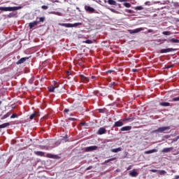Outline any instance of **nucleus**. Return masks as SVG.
<instances>
[{
    "instance_id": "obj_1",
    "label": "nucleus",
    "mask_w": 179,
    "mask_h": 179,
    "mask_svg": "<svg viewBox=\"0 0 179 179\" xmlns=\"http://www.w3.org/2000/svg\"><path fill=\"white\" fill-rule=\"evenodd\" d=\"M22 9V6H15V7H0V10L3 12H13L15 10H19Z\"/></svg>"
},
{
    "instance_id": "obj_2",
    "label": "nucleus",
    "mask_w": 179,
    "mask_h": 179,
    "mask_svg": "<svg viewBox=\"0 0 179 179\" xmlns=\"http://www.w3.org/2000/svg\"><path fill=\"white\" fill-rule=\"evenodd\" d=\"M59 26H62L63 27H78V26H82V22H76L74 24L71 23H59Z\"/></svg>"
},
{
    "instance_id": "obj_3",
    "label": "nucleus",
    "mask_w": 179,
    "mask_h": 179,
    "mask_svg": "<svg viewBox=\"0 0 179 179\" xmlns=\"http://www.w3.org/2000/svg\"><path fill=\"white\" fill-rule=\"evenodd\" d=\"M170 129V127H162L158 128L157 129L153 130L152 134H157V133H163L164 131H169Z\"/></svg>"
},
{
    "instance_id": "obj_4",
    "label": "nucleus",
    "mask_w": 179,
    "mask_h": 179,
    "mask_svg": "<svg viewBox=\"0 0 179 179\" xmlns=\"http://www.w3.org/2000/svg\"><path fill=\"white\" fill-rule=\"evenodd\" d=\"M85 9L88 13H96V10L93 7L85 6Z\"/></svg>"
},
{
    "instance_id": "obj_5",
    "label": "nucleus",
    "mask_w": 179,
    "mask_h": 179,
    "mask_svg": "<svg viewBox=\"0 0 179 179\" xmlns=\"http://www.w3.org/2000/svg\"><path fill=\"white\" fill-rule=\"evenodd\" d=\"M143 30V28H137L136 29H129L128 31L130 34H135L136 33H139V31H142Z\"/></svg>"
},
{
    "instance_id": "obj_6",
    "label": "nucleus",
    "mask_w": 179,
    "mask_h": 179,
    "mask_svg": "<svg viewBox=\"0 0 179 179\" xmlns=\"http://www.w3.org/2000/svg\"><path fill=\"white\" fill-rule=\"evenodd\" d=\"M129 176H130V177H138L139 173L136 172V169H133L129 172Z\"/></svg>"
},
{
    "instance_id": "obj_7",
    "label": "nucleus",
    "mask_w": 179,
    "mask_h": 179,
    "mask_svg": "<svg viewBox=\"0 0 179 179\" xmlns=\"http://www.w3.org/2000/svg\"><path fill=\"white\" fill-rule=\"evenodd\" d=\"M107 132V130L104 127H101L97 131L98 135H104Z\"/></svg>"
},
{
    "instance_id": "obj_8",
    "label": "nucleus",
    "mask_w": 179,
    "mask_h": 179,
    "mask_svg": "<svg viewBox=\"0 0 179 179\" xmlns=\"http://www.w3.org/2000/svg\"><path fill=\"white\" fill-rule=\"evenodd\" d=\"M96 149H97L96 145H92V146L85 148V150L87 152H93V150H96Z\"/></svg>"
},
{
    "instance_id": "obj_9",
    "label": "nucleus",
    "mask_w": 179,
    "mask_h": 179,
    "mask_svg": "<svg viewBox=\"0 0 179 179\" xmlns=\"http://www.w3.org/2000/svg\"><path fill=\"white\" fill-rule=\"evenodd\" d=\"M174 51L173 48L162 49L160 50L161 54H166V52H171Z\"/></svg>"
},
{
    "instance_id": "obj_10",
    "label": "nucleus",
    "mask_w": 179,
    "mask_h": 179,
    "mask_svg": "<svg viewBox=\"0 0 179 179\" xmlns=\"http://www.w3.org/2000/svg\"><path fill=\"white\" fill-rule=\"evenodd\" d=\"M40 22L33 21L32 22L29 23V29H33V27H36V26H37V24H38Z\"/></svg>"
},
{
    "instance_id": "obj_11",
    "label": "nucleus",
    "mask_w": 179,
    "mask_h": 179,
    "mask_svg": "<svg viewBox=\"0 0 179 179\" xmlns=\"http://www.w3.org/2000/svg\"><path fill=\"white\" fill-rule=\"evenodd\" d=\"M29 59V57H22L17 62V65H20V64H24V62H26Z\"/></svg>"
},
{
    "instance_id": "obj_12",
    "label": "nucleus",
    "mask_w": 179,
    "mask_h": 179,
    "mask_svg": "<svg viewBox=\"0 0 179 179\" xmlns=\"http://www.w3.org/2000/svg\"><path fill=\"white\" fill-rule=\"evenodd\" d=\"M122 125H124V122H122V121L119 120L115 122L114 125H113V128L115 127H122Z\"/></svg>"
},
{
    "instance_id": "obj_13",
    "label": "nucleus",
    "mask_w": 179,
    "mask_h": 179,
    "mask_svg": "<svg viewBox=\"0 0 179 179\" xmlns=\"http://www.w3.org/2000/svg\"><path fill=\"white\" fill-rule=\"evenodd\" d=\"M80 78L83 83H87V82H89V78L83 75H80Z\"/></svg>"
},
{
    "instance_id": "obj_14",
    "label": "nucleus",
    "mask_w": 179,
    "mask_h": 179,
    "mask_svg": "<svg viewBox=\"0 0 179 179\" xmlns=\"http://www.w3.org/2000/svg\"><path fill=\"white\" fill-rule=\"evenodd\" d=\"M174 148L171 147V148H164L162 152V153H169V152H171V150H173Z\"/></svg>"
},
{
    "instance_id": "obj_15",
    "label": "nucleus",
    "mask_w": 179,
    "mask_h": 179,
    "mask_svg": "<svg viewBox=\"0 0 179 179\" xmlns=\"http://www.w3.org/2000/svg\"><path fill=\"white\" fill-rule=\"evenodd\" d=\"M132 129V127L131 126H125L123 127L120 129V131H122V132H124L125 131H131Z\"/></svg>"
},
{
    "instance_id": "obj_16",
    "label": "nucleus",
    "mask_w": 179,
    "mask_h": 179,
    "mask_svg": "<svg viewBox=\"0 0 179 179\" xmlns=\"http://www.w3.org/2000/svg\"><path fill=\"white\" fill-rule=\"evenodd\" d=\"M34 155H36V156H41V157L45 156V153L43 151H35Z\"/></svg>"
},
{
    "instance_id": "obj_17",
    "label": "nucleus",
    "mask_w": 179,
    "mask_h": 179,
    "mask_svg": "<svg viewBox=\"0 0 179 179\" xmlns=\"http://www.w3.org/2000/svg\"><path fill=\"white\" fill-rule=\"evenodd\" d=\"M59 86H50L49 87H48L49 92H50L51 93H54V92H55V89L58 88Z\"/></svg>"
},
{
    "instance_id": "obj_18",
    "label": "nucleus",
    "mask_w": 179,
    "mask_h": 179,
    "mask_svg": "<svg viewBox=\"0 0 179 179\" xmlns=\"http://www.w3.org/2000/svg\"><path fill=\"white\" fill-rule=\"evenodd\" d=\"M38 115V112H34L30 116H29V120L31 121L32 120H34L36 117Z\"/></svg>"
},
{
    "instance_id": "obj_19",
    "label": "nucleus",
    "mask_w": 179,
    "mask_h": 179,
    "mask_svg": "<svg viewBox=\"0 0 179 179\" xmlns=\"http://www.w3.org/2000/svg\"><path fill=\"white\" fill-rule=\"evenodd\" d=\"M156 152H157V149H152V150L145 151L144 153L145 155H150V153H156Z\"/></svg>"
},
{
    "instance_id": "obj_20",
    "label": "nucleus",
    "mask_w": 179,
    "mask_h": 179,
    "mask_svg": "<svg viewBox=\"0 0 179 179\" xmlns=\"http://www.w3.org/2000/svg\"><path fill=\"white\" fill-rule=\"evenodd\" d=\"M122 150V148L121 147H119L117 148H113L111 150V152L113 153H118V152H121Z\"/></svg>"
},
{
    "instance_id": "obj_21",
    "label": "nucleus",
    "mask_w": 179,
    "mask_h": 179,
    "mask_svg": "<svg viewBox=\"0 0 179 179\" xmlns=\"http://www.w3.org/2000/svg\"><path fill=\"white\" fill-rule=\"evenodd\" d=\"M46 157H48L49 159H58V155H55L52 154H47Z\"/></svg>"
},
{
    "instance_id": "obj_22",
    "label": "nucleus",
    "mask_w": 179,
    "mask_h": 179,
    "mask_svg": "<svg viewBox=\"0 0 179 179\" xmlns=\"http://www.w3.org/2000/svg\"><path fill=\"white\" fill-rule=\"evenodd\" d=\"M159 106H162V107H169L170 103H169V102H160Z\"/></svg>"
},
{
    "instance_id": "obj_23",
    "label": "nucleus",
    "mask_w": 179,
    "mask_h": 179,
    "mask_svg": "<svg viewBox=\"0 0 179 179\" xmlns=\"http://www.w3.org/2000/svg\"><path fill=\"white\" fill-rule=\"evenodd\" d=\"M10 125V122L3 123L2 124H0V129H2V128H6V127H9Z\"/></svg>"
},
{
    "instance_id": "obj_24",
    "label": "nucleus",
    "mask_w": 179,
    "mask_h": 179,
    "mask_svg": "<svg viewBox=\"0 0 179 179\" xmlns=\"http://www.w3.org/2000/svg\"><path fill=\"white\" fill-rule=\"evenodd\" d=\"M10 114H12L11 112H8L6 115H4L1 118V120H5V119L8 118V117L10 116Z\"/></svg>"
},
{
    "instance_id": "obj_25",
    "label": "nucleus",
    "mask_w": 179,
    "mask_h": 179,
    "mask_svg": "<svg viewBox=\"0 0 179 179\" xmlns=\"http://www.w3.org/2000/svg\"><path fill=\"white\" fill-rule=\"evenodd\" d=\"M108 3L109 5H117V2L114 0H108Z\"/></svg>"
},
{
    "instance_id": "obj_26",
    "label": "nucleus",
    "mask_w": 179,
    "mask_h": 179,
    "mask_svg": "<svg viewBox=\"0 0 179 179\" xmlns=\"http://www.w3.org/2000/svg\"><path fill=\"white\" fill-rule=\"evenodd\" d=\"M170 43H179V40L178 39H176V38H171L169 40Z\"/></svg>"
},
{
    "instance_id": "obj_27",
    "label": "nucleus",
    "mask_w": 179,
    "mask_h": 179,
    "mask_svg": "<svg viewBox=\"0 0 179 179\" xmlns=\"http://www.w3.org/2000/svg\"><path fill=\"white\" fill-rule=\"evenodd\" d=\"M135 10H143V7L142 6H136L134 8Z\"/></svg>"
},
{
    "instance_id": "obj_28",
    "label": "nucleus",
    "mask_w": 179,
    "mask_h": 179,
    "mask_svg": "<svg viewBox=\"0 0 179 179\" xmlns=\"http://www.w3.org/2000/svg\"><path fill=\"white\" fill-rule=\"evenodd\" d=\"M158 173L159 174H160V176H164V174H166V171H163V170H158Z\"/></svg>"
},
{
    "instance_id": "obj_29",
    "label": "nucleus",
    "mask_w": 179,
    "mask_h": 179,
    "mask_svg": "<svg viewBox=\"0 0 179 179\" xmlns=\"http://www.w3.org/2000/svg\"><path fill=\"white\" fill-rule=\"evenodd\" d=\"M162 34H164V36H170V34H171V32L169 31H165L162 32Z\"/></svg>"
},
{
    "instance_id": "obj_30",
    "label": "nucleus",
    "mask_w": 179,
    "mask_h": 179,
    "mask_svg": "<svg viewBox=\"0 0 179 179\" xmlns=\"http://www.w3.org/2000/svg\"><path fill=\"white\" fill-rule=\"evenodd\" d=\"M124 6H125V8H131V5L129 3H123Z\"/></svg>"
},
{
    "instance_id": "obj_31",
    "label": "nucleus",
    "mask_w": 179,
    "mask_h": 179,
    "mask_svg": "<svg viewBox=\"0 0 179 179\" xmlns=\"http://www.w3.org/2000/svg\"><path fill=\"white\" fill-rule=\"evenodd\" d=\"M174 66V64H168L165 66V69H170V68H173Z\"/></svg>"
},
{
    "instance_id": "obj_32",
    "label": "nucleus",
    "mask_w": 179,
    "mask_h": 179,
    "mask_svg": "<svg viewBox=\"0 0 179 179\" xmlns=\"http://www.w3.org/2000/svg\"><path fill=\"white\" fill-rule=\"evenodd\" d=\"M117 158L113 157V158H110L109 159H107L106 161H105V163H109V162H113L114 160H115Z\"/></svg>"
},
{
    "instance_id": "obj_33",
    "label": "nucleus",
    "mask_w": 179,
    "mask_h": 179,
    "mask_svg": "<svg viewBox=\"0 0 179 179\" xmlns=\"http://www.w3.org/2000/svg\"><path fill=\"white\" fill-rule=\"evenodd\" d=\"M45 20V18L44 17H41L39 18V20L37 22H39V23H41V22H44Z\"/></svg>"
},
{
    "instance_id": "obj_34",
    "label": "nucleus",
    "mask_w": 179,
    "mask_h": 179,
    "mask_svg": "<svg viewBox=\"0 0 179 179\" xmlns=\"http://www.w3.org/2000/svg\"><path fill=\"white\" fill-rule=\"evenodd\" d=\"M98 111H99V113H105L106 108H103V109L99 108V109H98Z\"/></svg>"
},
{
    "instance_id": "obj_35",
    "label": "nucleus",
    "mask_w": 179,
    "mask_h": 179,
    "mask_svg": "<svg viewBox=\"0 0 179 179\" xmlns=\"http://www.w3.org/2000/svg\"><path fill=\"white\" fill-rule=\"evenodd\" d=\"M85 43L86 44H92L93 43V41H92V40H87L85 41Z\"/></svg>"
},
{
    "instance_id": "obj_36",
    "label": "nucleus",
    "mask_w": 179,
    "mask_h": 179,
    "mask_svg": "<svg viewBox=\"0 0 179 179\" xmlns=\"http://www.w3.org/2000/svg\"><path fill=\"white\" fill-rule=\"evenodd\" d=\"M41 8L43 9L44 10H47V9H48V6H42Z\"/></svg>"
},
{
    "instance_id": "obj_37",
    "label": "nucleus",
    "mask_w": 179,
    "mask_h": 179,
    "mask_svg": "<svg viewBox=\"0 0 179 179\" xmlns=\"http://www.w3.org/2000/svg\"><path fill=\"white\" fill-rule=\"evenodd\" d=\"M69 121H78V119L73 117H69Z\"/></svg>"
},
{
    "instance_id": "obj_38",
    "label": "nucleus",
    "mask_w": 179,
    "mask_h": 179,
    "mask_svg": "<svg viewBox=\"0 0 179 179\" xmlns=\"http://www.w3.org/2000/svg\"><path fill=\"white\" fill-rule=\"evenodd\" d=\"M150 171L152 173H159V170H157V169H151Z\"/></svg>"
},
{
    "instance_id": "obj_39",
    "label": "nucleus",
    "mask_w": 179,
    "mask_h": 179,
    "mask_svg": "<svg viewBox=\"0 0 179 179\" xmlns=\"http://www.w3.org/2000/svg\"><path fill=\"white\" fill-rule=\"evenodd\" d=\"M126 12H127V13H134V10L129 9H127Z\"/></svg>"
},
{
    "instance_id": "obj_40",
    "label": "nucleus",
    "mask_w": 179,
    "mask_h": 179,
    "mask_svg": "<svg viewBox=\"0 0 179 179\" xmlns=\"http://www.w3.org/2000/svg\"><path fill=\"white\" fill-rule=\"evenodd\" d=\"M173 101H179V96L173 98Z\"/></svg>"
},
{
    "instance_id": "obj_41",
    "label": "nucleus",
    "mask_w": 179,
    "mask_h": 179,
    "mask_svg": "<svg viewBox=\"0 0 179 179\" xmlns=\"http://www.w3.org/2000/svg\"><path fill=\"white\" fill-rule=\"evenodd\" d=\"M10 118H17V115L16 114H13L11 116H10Z\"/></svg>"
},
{
    "instance_id": "obj_42",
    "label": "nucleus",
    "mask_w": 179,
    "mask_h": 179,
    "mask_svg": "<svg viewBox=\"0 0 179 179\" xmlns=\"http://www.w3.org/2000/svg\"><path fill=\"white\" fill-rule=\"evenodd\" d=\"M70 110L68 108L64 109V114H66L67 113H69Z\"/></svg>"
},
{
    "instance_id": "obj_43",
    "label": "nucleus",
    "mask_w": 179,
    "mask_h": 179,
    "mask_svg": "<svg viewBox=\"0 0 179 179\" xmlns=\"http://www.w3.org/2000/svg\"><path fill=\"white\" fill-rule=\"evenodd\" d=\"M92 169H93V166H88V167L86 169V170H87V171H89V170H92Z\"/></svg>"
},
{
    "instance_id": "obj_44",
    "label": "nucleus",
    "mask_w": 179,
    "mask_h": 179,
    "mask_svg": "<svg viewBox=\"0 0 179 179\" xmlns=\"http://www.w3.org/2000/svg\"><path fill=\"white\" fill-rule=\"evenodd\" d=\"M132 169V166L130 165L127 167V171L131 170Z\"/></svg>"
},
{
    "instance_id": "obj_45",
    "label": "nucleus",
    "mask_w": 179,
    "mask_h": 179,
    "mask_svg": "<svg viewBox=\"0 0 179 179\" xmlns=\"http://www.w3.org/2000/svg\"><path fill=\"white\" fill-rule=\"evenodd\" d=\"M129 120H131V118H124L123 119V121H129Z\"/></svg>"
},
{
    "instance_id": "obj_46",
    "label": "nucleus",
    "mask_w": 179,
    "mask_h": 179,
    "mask_svg": "<svg viewBox=\"0 0 179 179\" xmlns=\"http://www.w3.org/2000/svg\"><path fill=\"white\" fill-rule=\"evenodd\" d=\"M132 72H138V69H132Z\"/></svg>"
},
{
    "instance_id": "obj_47",
    "label": "nucleus",
    "mask_w": 179,
    "mask_h": 179,
    "mask_svg": "<svg viewBox=\"0 0 179 179\" xmlns=\"http://www.w3.org/2000/svg\"><path fill=\"white\" fill-rule=\"evenodd\" d=\"M118 2H127V0H118Z\"/></svg>"
},
{
    "instance_id": "obj_48",
    "label": "nucleus",
    "mask_w": 179,
    "mask_h": 179,
    "mask_svg": "<svg viewBox=\"0 0 179 179\" xmlns=\"http://www.w3.org/2000/svg\"><path fill=\"white\" fill-rule=\"evenodd\" d=\"M81 125H83V127H85V125H86V122H81Z\"/></svg>"
},
{
    "instance_id": "obj_49",
    "label": "nucleus",
    "mask_w": 179,
    "mask_h": 179,
    "mask_svg": "<svg viewBox=\"0 0 179 179\" xmlns=\"http://www.w3.org/2000/svg\"><path fill=\"white\" fill-rule=\"evenodd\" d=\"M178 178H179V176L178 175L175 176V179H178Z\"/></svg>"
},
{
    "instance_id": "obj_50",
    "label": "nucleus",
    "mask_w": 179,
    "mask_h": 179,
    "mask_svg": "<svg viewBox=\"0 0 179 179\" xmlns=\"http://www.w3.org/2000/svg\"><path fill=\"white\" fill-rule=\"evenodd\" d=\"M152 31H153V30H152V29L148 30V33H152Z\"/></svg>"
},
{
    "instance_id": "obj_51",
    "label": "nucleus",
    "mask_w": 179,
    "mask_h": 179,
    "mask_svg": "<svg viewBox=\"0 0 179 179\" xmlns=\"http://www.w3.org/2000/svg\"><path fill=\"white\" fill-rule=\"evenodd\" d=\"M91 78H92V79H96V76H92Z\"/></svg>"
},
{
    "instance_id": "obj_52",
    "label": "nucleus",
    "mask_w": 179,
    "mask_h": 179,
    "mask_svg": "<svg viewBox=\"0 0 179 179\" xmlns=\"http://www.w3.org/2000/svg\"><path fill=\"white\" fill-rule=\"evenodd\" d=\"M57 15H58V16H61V13H57Z\"/></svg>"
},
{
    "instance_id": "obj_53",
    "label": "nucleus",
    "mask_w": 179,
    "mask_h": 179,
    "mask_svg": "<svg viewBox=\"0 0 179 179\" xmlns=\"http://www.w3.org/2000/svg\"><path fill=\"white\" fill-rule=\"evenodd\" d=\"M66 73H67L68 76H69V75H71V73H69V71H66Z\"/></svg>"
},
{
    "instance_id": "obj_54",
    "label": "nucleus",
    "mask_w": 179,
    "mask_h": 179,
    "mask_svg": "<svg viewBox=\"0 0 179 179\" xmlns=\"http://www.w3.org/2000/svg\"><path fill=\"white\" fill-rule=\"evenodd\" d=\"M178 139H179V136H178L176 137V141H178Z\"/></svg>"
},
{
    "instance_id": "obj_55",
    "label": "nucleus",
    "mask_w": 179,
    "mask_h": 179,
    "mask_svg": "<svg viewBox=\"0 0 179 179\" xmlns=\"http://www.w3.org/2000/svg\"><path fill=\"white\" fill-rule=\"evenodd\" d=\"M177 14L179 15V10L177 11Z\"/></svg>"
},
{
    "instance_id": "obj_56",
    "label": "nucleus",
    "mask_w": 179,
    "mask_h": 179,
    "mask_svg": "<svg viewBox=\"0 0 179 179\" xmlns=\"http://www.w3.org/2000/svg\"><path fill=\"white\" fill-rule=\"evenodd\" d=\"M1 104H2V101H0V106H1Z\"/></svg>"
},
{
    "instance_id": "obj_57",
    "label": "nucleus",
    "mask_w": 179,
    "mask_h": 179,
    "mask_svg": "<svg viewBox=\"0 0 179 179\" xmlns=\"http://www.w3.org/2000/svg\"><path fill=\"white\" fill-rule=\"evenodd\" d=\"M112 85H115V83H113Z\"/></svg>"
},
{
    "instance_id": "obj_58",
    "label": "nucleus",
    "mask_w": 179,
    "mask_h": 179,
    "mask_svg": "<svg viewBox=\"0 0 179 179\" xmlns=\"http://www.w3.org/2000/svg\"><path fill=\"white\" fill-rule=\"evenodd\" d=\"M41 148V149H44V147L42 146Z\"/></svg>"
},
{
    "instance_id": "obj_59",
    "label": "nucleus",
    "mask_w": 179,
    "mask_h": 179,
    "mask_svg": "<svg viewBox=\"0 0 179 179\" xmlns=\"http://www.w3.org/2000/svg\"><path fill=\"white\" fill-rule=\"evenodd\" d=\"M164 41H167V40H166V39H165V40H164Z\"/></svg>"
},
{
    "instance_id": "obj_60",
    "label": "nucleus",
    "mask_w": 179,
    "mask_h": 179,
    "mask_svg": "<svg viewBox=\"0 0 179 179\" xmlns=\"http://www.w3.org/2000/svg\"><path fill=\"white\" fill-rule=\"evenodd\" d=\"M71 115H73L71 114Z\"/></svg>"
},
{
    "instance_id": "obj_61",
    "label": "nucleus",
    "mask_w": 179,
    "mask_h": 179,
    "mask_svg": "<svg viewBox=\"0 0 179 179\" xmlns=\"http://www.w3.org/2000/svg\"><path fill=\"white\" fill-rule=\"evenodd\" d=\"M178 22H179V20H178Z\"/></svg>"
}]
</instances>
